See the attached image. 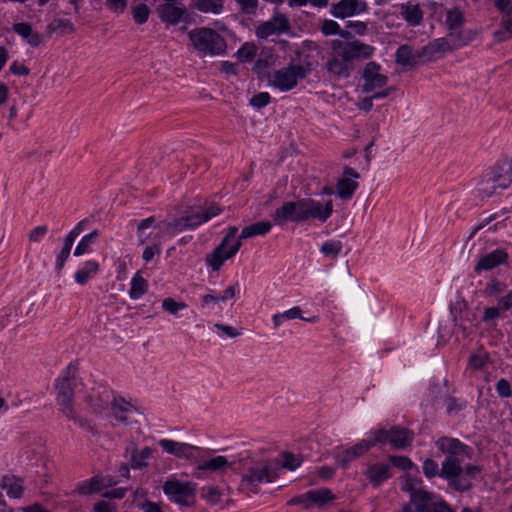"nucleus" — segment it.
<instances>
[{
    "mask_svg": "<svg viewBox=\"0 0 512 512\" xmlns=\"http://www.w3.org/2000/svg\"><path fill=\"white\" fill-rule=\"evenodd\" d=\"M338 35L343 39L330 42L331 54L325 64L327 71L336 77L348 78L354 69V60L370 59L375 47L361 42L352 32L341 29Z\"/></svg>",
    "mask_w": 512,
    "mask_h": 512,
    "instance_id": "f257e3e1",
    "label": "nucleus"
},
{
    "mask_svg": "<svg viewBox=\"0 0 512 512\" xmlns=\"http://www.w3.org/2000/svg\"><path fill=\"white\" fill-rule=\"evenodd\" d=\"M333 212L332 200L323 205L319 201L310 198H302L297 201H288L275 210L273 220L276 224L286 221L302 223L310 218L325 222Z\"/></svg>",
    "mask_w": 512,
    "mask_h": 512,
    "instance_id": "f03ea898",
    "label": "nucleus"
},
{
    "mask_svg": "<svg viewBox=\"0 0 512 512\" xmlns=\"http://www.w3.org/2000/svg\"><path fill=\"white\" fill-rule=\"evenodd\" d=\"M87 401L95 413H101L111 406L114 418L125 425L138 423V418L142 417V414L131 403L122 397H115L113 390L103 384H99L92 389Z\"/></svg>",
    "mask_w": 512,
    "mask_h": 512,
    "instance_id": "7ed1b4c3",
    "label": "nucleus"
},
{
    "mask_svg": "<svg viewBox=\"0 0 512 512\" xmlns=\"http://www.w3.org/2000/svg\"><path fill=\"white\" fill-rule=\"evenodd\" d=\"M414 432L404 426L393 425L370 431L367 438L362 439L352 448H373L389 445L391 448H407L413 443Z\"/></svg>",
    "mask_w": 512,
    "mask_h": 512,
    "instance_id": "20e7f679",
    "label": "nucleus"
},
{
    "mask_svg": "<svg viewBox=\"0 0 512 512\" xmlns=\"http://www.w3.org/2000/svg\"><path fill=\"white\" fill-rule=\"evenodd\" d=\"M511 183L512 160L503 159L482 176L477 184V192L480 197L489 198L496 193L497 189H506Z\"/></svg>",
    "mask_w": 512,
    "mask_h": 512,
    "instance_id": "39448f33",
    "label": "nucleus"
},
{
    "mask_svg": "<svg viewBox=\"0 0 512 512\" xmlns=\"http://www.w3.org/2000/svg\"><path fill=\"white\" fill-rule=\"evenodd\" d=\"M78 365L76 363H70L63 375L56 379L55 388L57 390V403L60 406L61 411L68 418H75V412L73 408V397L74 391L78 386L79 379L77 378Z\"/></svg>",
    "mask_w": 512,
    "mask_h": 512,
    "instance_id": "423d86ee",
    "label": "nucleus"
},
{
    "mask_svg": "<svg viewBox=\"0 0 512 512\" xmlns=\"http://www.w3.org/2000/svg\"><path fill=\"white\" fill-rule=\"evenodd\" d=\"M188 35L194 48L203 55H221L226 51L225 39L212 28H195Z\"/></svg>",
    "mask_w": 512,
    "mask_h": 512,
    "instance_id": "0eeeda50",
    "label": "nucleus"
},
{
    "mask_svg": "<svg viewBox=\"0 0 512 512\" xmlns=\"http://www.w3.org/2000/svg\"><path fill=\"white\" fill-rule=\"evenodd\" d=\"M221 211V208L217 205L206 203L201 211L192 212L186 216L175 218L171 222H166L164 230L171 235H176L184 230H194L201 224L208 222L212 217L219 215Z\"/></svg>",
    "mask_w": 512,
    "mask_h": 512,
    "instance_id": "6e6552de",
    "label": "nucleus"
},
{
    "mask_svg": "<svg viewBox=\"0 0 512 512\" xmlns=\"http://www.w3.org/2000/svg\"><path fill=\"white\" fill-rule=\"evenodd\" d=\"M238 228L230 226L220 244L207 255L206 264L213 271H218L224 262L237 254L242 243L240 237L236 239Z\"/></svg>",
    "mask_w": 512,
    "mask_h": 512,
    "instance_id": "1a4fd4ad",
    "label": "nucleus"
},
{
    "mask_svg": "<svg viewBox=\"0 0 512 512\" xmlns=\"http://www.w3.org/2000/svg\"><path fill=\"white\" fill-rule=\"evenodd\" d=\"M168 500L181 507H193L196 504L197 484L191 481L168 479L162 486Z\"/></svg>",
    "mask_w": 512,
    "mask_h": 512,
    "instance_id": "9d476101",
    "label": "nucleus"
},
{
    "mask_svg": "<svg viewBox=\"0 0 512 512\" xmlns=\"http://www.w3.org/2000/svg\"><path fill=\"white\" fill-rule=\"evenodd\" d=\"M440 478L447 481L449 488L461 493L470 490L473 486L470 480L463 476V467L455 453L449 454L442 462Z\"/></svg>",
    "mask_w": 512,
    "mask_h": 512,
    "instance_id": "9b49d317",
    "label": "nucleus"
},
{
    "mask_svg": "<svg viewBox=\"0 0 512 512\" xmlns=\"http://www.w3.org/2000/svg\"><path fill=\"white\" fill-rule=\"evenodd\" d=\"M401 490L410 495L413 512H428L438 495L427 491L422 486V480L409 477L401 486Z\"/></svg>",
    "mask_w": 512,
    "mask_h": 512,
    "instance_id": "f8f14e48",
    "label": "nucleus"
},
{
    "mask_svg": "<svg viewBox=\"0 0 512 512\" xmlns=\"http://www.w3.org/2000/svg\"><path fill=\"white\" fill-rule=\"evenodd\" d=\"M308 72L301 64H289L274 72L271 84L280 91L287 92L295 88L299 80L306 78Z\"/></svg>",
    "mask_w": 512,
    "mask_h": 512,
    "instance_id": "ddd939ff",
    "label": "nucleus"
},
{
    "mask_svg": "<svg viewBox=\"0 0 512 512\" xmlns=\"http://www.w3.org/2000/svg\"><path fill=\"white\" fill-rule=\"evenodd\" d=\"M291 29V25L288 17L280 11H274L270 20L262 23L256 29V35L258 38L267 39L273 34L288 33Z\"/></svg>",
    "mask_w": 512,
    "mask_h": 512,
    "instance_id": "4468645a",
    "label": "nucleus"
},
{
    "mask_svg": "<svg viewBox=\"0 0 512 512\" xmlns=\"http://www.w3.org/2000/svg\"><path fill=\"white\" fill-rule=\"evenodd\" d=\"M281 473L278 460H268L250 468L248 480L251 483H270L276 480Z\"/></svg>",
    "mask_w": 512,
    "mask_h": 512,
    "instance_id": "2eb2a0df",
    "label": "nucleus"
},
{
    "mask_svg": "<svg viewBox=\"0 0 512 512\" xmlns=\"http://www.w3.org/2000/svg\"><path fill=\"white\" fill-rule=\"evenodd\" d=\"M381 69V65L377 62L370 61L368 62L363 71H362V92L370 93L376 88L384 87L388 82V77L384 74H381L379 71Z\"/></svg>",
    "mask_w": 512,
    "mask_h": 512,
    "instance_id": "dca6fc26",
    "label": "nucleus"
},
{
    "mask_svg": "<svg viewBox=\"0 0 512 512\" xmlns=\"http://www.w3.org/2000/svg\"><path fill=\"white\" fill-rule=\"evenodd\" d=\"M368 10L364 0H340L331 5L330 14L338 19L360 15Z\"/></svg>",
    "mask_w": 512,
    "mask_h": 512,
    "instance_id": "f3484780",
    "label": "nucleus"
},
{
    "mask_svg": "<svg viewBox=\"0 0 512 512\" xmlns=\"http://www.w3.org/2000/svg\"><path fill=\"white\" fill-rule=\"evenodd\" d=\"M395 62L406 70L415 69L420 64L425 63L423 56H420V49L415 50L409 44H402L397 48Z\"/></svg>",
    "mask_w": 512,
    "mask_h": 512,
    "instance_id": "a211bd4d",
    "label": "nucleus"
},
{
    "mask_svg": "<svg viewBox=\"0 0 512 512\" xmlns=\"http://www.w3.org/2000/svg\"><path fill=\"white\" fill-rule=\"evenodd\" d=\"M160 19L168 25H176L187 21L188 11L185 7H177L172 3L161 4L157 8Z\"/></svg>",
    "mask_w": 512,
    "mask_h": 512,
    "instance_id": "6ab92c4d",
    "label": "nucleus"
},
{
    "mask_svg": "<svg viewBox=\"0 0 512 512\" xmlns=\"http://www.w3.org/2000/svg\"><path fill=\"white\" fill-rule=\"evenodd\" d=\"M452 45L449 38H437L430 41L427 45L420 48V56H423L424 62H430L437 59L441 54L452 51Z\"/></svg>",
    "mask_w": 512,
    "mask_h": 512,
    "instance_id": "aec40b11",
    "label": "nucleus"
},
{
    "mask_svg": "<svg viewBox=\"0 0 512 512\" xmlns=\"http://www.w3.org/2000/svg\"><path fill=\"white\" fill-rule=\"evenodd\" d=\"M508 254L504 249L498 248L490 253L483 255L477 265L475 266V272L479 273L482 270L489 271L493 268L506 263Z\"/></svg>",
    "mask_w": 512,
    "mask_h": 512,
    "instance_id": "412c9836",
    "label": "nucleus"
},
{
    "mask_svg": "<svg viewBox=\"0 0 512 512\" xmlns=\"http://www.w3.org/2000/svg\"><path fill=\"white\" fill-rule=\"evenodd\" d=\"M364 474L373 487H379L392 477L391 465L389 463H375L369 465Z\"/></svg>",
    "mask_w": 512,
    "mask_h": 512,
    "instance_id": "4be33fe9",
    "label": "nucleus"
},
{
    "mask_svg": "<svg viewBox=\"0 0 512 512\" xmlns=\"http://www.w3.org/2000/svg\"><path fill=\"white\" fill-rule=\"evenodd\" d=\"M0 486L6 491L10 498H20L23 495V480L15 475H4L1 479Z\"/></svg>",
    "mask_w": 512,
    "mask_h": 512,
    "instance_id": "5701e85b",
    "label": "nucleus"
},
{
    "mask_svg": "<svg viewBox=\"0 0 512 512\" xmlns=\"http://www.w3.org/2000/svg\"><path fill=\"white\" fill-rule=\"evenodd\" d=\"M296 318H300V319H302L304 321H308V322H311V323L316 322L317 319H318L316 316H313L311 318L303 317L302 316L301 308L298 307V306H295V307H292L291 309H289L287 311H284L282 313L274 314L273 317H272V321L274 323V328L277 329L285 321L293 320V319H296Z\"/></svg>",
    "mask_w": 512,
    "mask_h": 512,
    "instance_id": "b1692460",
    "label": "nucleus"
},
{
    "mask_svg": "<svg viewBox=\"0 0 512 512\" xmlns=\"http://www.w3.org/2000/svg\"><path fill=\"white\" fill-rule=\"evenodd\" d=\"M453 50L468 45L476 37V32L472 29L455 30L448 35Z\"/></svg>",
    "mask_w": 512,
    "mask_h": 512,
    "instance_id": "393cba45",
    "label": "nucleus"
},
{
    "mask_svg": "<svg viewBox=\"0 0 512 512\" xmlns=\"http://www.w3.org/2000/svg\"><path fill=\"white\" fill-rule=\"evenodd\" d=\"M105 489L103 476L95 475L92 478L82 481L77 485V491L81 495H90L98 493Z\"/></svg>",
    "mask_w": 512,
    "mask_h": 512,
    "instance_id": "a878e982",
    "label": "nucleus"
},
{
    "mask_svg": "<svg viewBox=\"0 0 512 512\" xmlns=\"http://www.w3.org/2000/svg\"><path fill=\"white\" fill-rule=\"evenodd\" d=\"M272 225L268 221H260L245 226L240 234V239H247L255 236H264L270 232Z\"/></svg>",
    "mask_w": 512,
    "mask_h": 512,
    "instance_id": "bb28decb",
    "label": "nucleus"
},
{
    "mask_svg": "<svg viewBox=\"0 0 512 512\" xmlns=\"http://www.w3.org/2000/svg\"><path fill=\"white\" fill-rule=\"evenodd\" d=\"M401 15L410 26H418L423 20V11L419 5L402 4Z\"/></svg>",
    "mask_w": 512,
    "mask_h": 512,
    "instance_id": "cd10ccee",
    "label": "nucleus"
},
{
    "mask_svg": "<svg viewBox=\"0 0 512 512\" xmlns=\"http://www.w3.org/2000/svg\"><path fill=\"white\" fill-rule=\"evenodd\" d=\"M358 188V183L348 177L340 178L336 186V194L341 199H350Z\"/></svg>",
    "mask_w": 512,
    "mask_h": 512,
    "instance_id": "c85d7f7f",
    "label": "nucleus"
},
{
    "mask_svg": "<svg viewBox=\"0 0 512 512\" xmlns=\"http://www.w3.org/2000/svg\"><path fill=\"white\" fill-rule=\"evenodd\" d=\"M99 236L100 232L97 229L83 236L74 250V256L79 257L91 252V247L96 243Z\"/></svg>",
    "mask_w": 512,
    "mask_h": 512,
    "instance_id": "c756f323",
    "label": "nucleus"
},
{
    "mask_svg": "<svg viewBox=\"0 0 512 512\" xmlns=\"http://www.w3.org/2000/svg\"><path fill=\"white\" fill-rule=\"evenodd\" d=\"M98 270V262L94 260H89L85 263L83 268L76 271L74 275L75 281L80 285H84L88 282L92 275L97 273Z\"/></svg>",
    "mask_w": 512,
    "mask_h": 512,
    "instance_id": "7c9ffc66",
    "label": "nucleus"
},
{
    "mask_svg": "<svg viewBox=\"0 0 512 512\" xmlns=\"http://www.w3.org/2000/svg\"><path fill=\"white\" fill-rule=\"evenodd\" d=\"M307 499L309 503H315L317 505H324L334 499V496L330 489H314L307 491Z\"/></svg>",
    "mask_w": 512,
    "mask_h": 512,
    "instance_id": "2f4dec72",
    "label": "nucleus"
},
{
    "mask_svg": "<svg viewBox=\"0 0 512 512\" xmlns=\"http://www.w3.org/2000/svg\"><path fill=\"white\" fill-rule=\"evenodd\" d=\"M147 281L140 275V273H136L131 279V286L129 290V296L131 299H139L142 297L147 291Z\"/></svg>",
    "mask_w": 512,
    "mask_h": 512,
    "instance_id": "473e14b6",
    "label": "nucleus"
},
{
    "mask_svg": "<svg viewBox=\"0 0 512 512\" xmlns=\"http://www.w3.org/2000/svg\"><path fill=\"white\" fill-rule=\"evenodd\" d=\"M491 362L489 354L480 350L477 353H473L468 358V368L472 370H482L487 364Z\"/></svg>",
    "mask_w": 512,
    "mask_h": 512,
    "instance_id": "72a5a7b5",
    "label": "nucleus"
},
{
    "mask_svg": "<svg viewBox=\"0 0 512 512\" xmlns=\"http://www.w3.org/2000/svg\"><path fill=\"white\" fill-rule=\"evenodd\" d=\"M195 7L204 13L219 14L223 10V0H194Z\"/></svg>",
    "mask_w": 512,
    "mask_h": 512,
    "instance_id": "f704fd0d",
    "label": "nucleus"
},
{
    "mask_svg": "<svg viewBox=\"0 0 512 512\" xmlns=\"http://www.w3.org/2000/svg\"><path fill=\"white\" fill-rule=\"evenodd\" d=\"M445 23L448 26L450 32L459 29L464 23V15L462 11L457 7L448 10Z\"/></svg>",
    "mask_w": 512,
    "mask_h": 512,
    "instance_id": "c9c22d12",
    "label": "nucleus"
},
{
    "mask_svg": "<svg viewBox=\"0 0 512 512\" xmlns=\"http://www.w3.org/2000/svg\"><path fill=\"white\" fill-rule=\"evenodd\" d=\"M299 445H305L307 448H313L315 445L319 447H326L332 444L330 438L326 437L321 432H317L305 439L298 442Z\"/></svg>",
    "mask_w": 512,
    "mask_h": 512,
    "instance_id": "e433bc0d",
    "label": "nucleus"
},
{
    "mask_svg": "<svg viewBox=\"0 0 512 512\" xmlns=\"http://www.w3.org/2000/svg\"><path fill=\"white\" fill-rule=\"evenodd\" d=\"M502 308L498 304L497 306L487 307L483 311L482 321L488 328H495L497 321L501 317Z\"/></svg>",
    "mask_w": 512,
    "mask_h": 512,
    "instance_id": "4c0bfd02",
    "label": "nucleus"
},
{
    "mask_svg": "<svg viewBox=\"0 0 512 512\" xmlns=\"http://www.w3.org/2000/svg\"><path fill=\"white\" fill-rule=\"evenodd\" d=\"M277 460L280 462L281 472L283 469H288L291 471L295 470L302 463V460L298 456L286 450L280 455V459Z\"/></svg>",
    "mask_w": 512,
    "mask_h": 512,
    "instance_id": "58836bf2",
    "label": "nucleus"
},
{
    "mask_svg": "<svg viewBox=\"0 0 512 512\" xmlns=\"http://www.w3.org/2000/svg\"><path fill=\"white\" fill-rule=\"evenodd\" d=\"M343 248L342 242L339 240H328L324 242L320 248L321 253L326 257L335 259L341 253Z\"/></svg>",
    "mask_w": 512,
    "mask_h": 512,
    "instance_id": "ea45409f",
    "label": "nucleus"
},
{
    "mask_svg": "<svg viewBox=\"0 0 512 512\" xmlns=\"http://www.w3.org/2000/svg\"><path fill=\"white\" fill-rule=\"evenodd\" d=\"M364 450H342L336 455V463L338 467L346 468L349 463L362 455Z\"/></svg>",
    "mask_w": 512,
    "mask_h": 512,
    "instance_id": "a19ab883",
    "label": "nucleus"
},
{
    "mask_svg": "<svg viewBox=\"0 0 512 512\" xmlns=\"http://www.w3.org/2000/svg\"><path fill=\"white\" fill-rule=\"evenodd\" d=\"M228 464L226 457L224 456H216L212 459L203 461L199 466V470H210V471H218L225 468Z\"/></svg>",
    "mask_w": 512,
    "mask_h": 512,
    "instance_id": "79ce46f5",
    "label": "nucleus"
},
{
    "mask_svg": "<svg viewBox=\"0 0 512 512\" xmlns=\"http://www.w3.org/2000/svg\"><path fill=\"white\" fill-rule=\"evenodd\" d=\"M201 497L210 505H216L221 501V492L216 486H204L201 489Z\"/></svg>",
    "mask_w": 512,
    "mask_h": 512,
    "instance_id": "37998d69",
    "label": "nucleus"
},
{
    "mask_svg": "<svg viewBox=\"0 0 512 512\" xmlns=\"http://www.w3.org/2000/svg\"><path fill=\"white\" fill-rule=\"evenodd\" d=\"M446 404V413L449 416L457 415L459 412L464 410L467 407V401L463 399H458L455 397H448L445 400Z\"/></svg>",
    "mask_w": 512,
    "mask_h": 512,
    "instance_id": "c03bdc74",
    "label": "nucleus"
},
{
    "mask_svg": "<svg viewBox=\"0 0 512 512\" xmlns=\"http://www.w3.org/2000/svg\"><path fill=\"white\" fill-rule=\"evenodd\" d=\"M150 15L149 7L144 3L134 5L132 8V16L137 24H144L147 22Z\"/></svg>",
    "mask_w": 512,
    "mask_h": 512,
    "instance_id": "a18cd8bd",
    "label": "nucleus"
},
{
    "mask_svg": "<svg viewBox=\"0 0 512 512\" xmlns=\"http://www.w3.org/2000/svg\"><path fill=\"white\" fill-rule=\"evenodd\" d=\"M256 46L253 43H244L236 52L241 61H250L256 55Z\"/></svg>",
    "mask_w": 512,
    "mask_h": 512,
    "instance_id": "49530a36",
    "label": "nucleus"
},
{
    "mask_svg": "<svg viewBox=\"0 0 512 512\" xmlns=\"http://www.w3.org/2000/svg\"><path fill=\"white\" fill-rule=\"evenodd\" d=\"M423 474L425 475L426 478L428 479H432L436 476L440 477V469L439 468V465L436 461H434L433 459H426L423 463Z\"/></svg>",
    "mask_w": 512,
    "mask_h": 512,
    "instance_id": "de8ad7c7",
    "label": "nucleus"
},
{
    "mask_svg": "<svg viewBox=\"0 0 512 512\" xmlns=\"http://www.w3.org/2000/svg\"><path fill=\"white\" fill-rule=\"evenodd\" d=\"M162 308L166 312L175 315L178 311L186 308V304L182 301H176L173 298L167 297L162 301Z\"/></svg>",
    "mask_w": 512,
    "mask_h": 512,
    "instance_id": "09e8293b",
    "label": "nucleus"
},
{
    "mask_svg": "<svg viewBox=\"0 0 512 512\" xmlns=\"http://www.w3.org/2000/svg\"><path fill=\"white\" fill-rule=\"evenodd\" d=\"M437 448H468L467 445L463 444L456 438L443 436L436 441Z\"/></svg>",
    "mask_w": 512,
    "mask_h": 512,
    "instance_id": "8fccbe9b",
    "label": "nucleus"
},
{
    "mask_svg": "<svg viewBox=\"0 0 512 512\" xmlns=\"http://www.w3.org/2000/svg\"><path fill=\"white\" fill-rule=\"evenodd\" d=\"M271 97L268 92H259L250 99V105L256 109H262L270 103Z\"/></svg>",
    "mask_w": 512,
    "mask_h": 512,
    "instance_id": "3c124183",
    "label": "nucleus"
},
{
    "mask_svg": "<svg viewBox=\"0 0 512 512\" xmlns=\"http://www.w3.org/2000/svg\"><path fill=\"white\" fill-rule=\"evenodd\" d=\"M389 464L391 468L397 467L404 471L409 470L413 466L412 461L406 456H390Z\"/></svg>",
    "mask_w": 512,
    "mask_h": 512,
    "instance_id": "603ef678",
    "label": "nucleus"
},
{
    "mask_svg": "<svg viewBox=\"0 0 512 512\" xmlns=\"http://www.w3.org/2000/svg\"><path fill=\"white\" fill-rule=\"evenodd\" d=\"M340 28V25L336 21L325 19L321 25V32L325 36L338 35Z\"/></svg>",
    "mask_w": 512,
    "mask_h": 512,
    "instance_id": "864d4df0",
    "label": "nucleus"
},
{
    "mask_svg": "<svg viewBox=\"0 0 512 512\" xmlns=\"http://www.w3.org/2000/svg\"><path fill=\"white\" fill-rule=\"evenodd\" d=\"M154 445L153 439L145 436H141L140 433L137 434L136 437L132 438L130 446L127 448H151Z\"/></svg>",
    "mask_w": 512,
    "mask_h": 512,
    "instance_id": "5fc2aeb1",
    "label": "nucleus"
},
{
    "mask_svg": "<svg viewBox=\"0 0 512 512\" xmlns=\"http://www.w3.org/2000/svg\"><path fill=\"white\" fill-rule=\"evenodd\" d=\"M496 391L499 397L508 398L512 395L511 384L505 378H501L496 383Z\"/></svg>",
    "mask_w": 512,
    "mask_h": 512,
    "instance_id": "6e6d98bb",
    "label": "nucleus"
},
{
    "mask_svg": "<svg viewBox=\"0 0 512 512\" xmlns=\"http://www.w3.org/2000/svg\"><path fill=\"white\" fill-rule=\"evenodd\" d=\"M428 512H454V510L445 500L437 496Z\"/></svg>",
    "mask_w": 512,
    "mask_h": 512,
    "instance_id": "4d7b16f0",
    "label": "nucleus"
},
{
    "mask_svg": "<svg viewBox=\"0 0 512 512\" xmlns=\"http://www.w3.org/2000/svg\"><path fill=\"white\" fill-rule=\"evenodd\" d=\"M137 507L143 512H163L162 503L150 500H144L141 503H137Z\"/></svg>",
    "mask_w": 512,
    "mask_h": 512,
    "instance_id": "13d9d810",
    "label": "nucleus"
},
{
    "mask_svg": "<svg viewBox=\"0 0 512 512\" xmlns=\"http://www.w3.org/2000/svg\"><path fill=\"white\" fill-rule=\"evenodd\" d=\"M345 27L347 29H352L355 32V34H357L359 36L365 35L368 31L367 23H365L363 21L350 20V21L346 22Z\"/></svg>",
    "mask_w": 512,
    "mask_h": 512,
    "instance_id": "bf43d9fd",
    "label": "nucleus"
},
{
    "mask_svg": "<svg viewBox=\"0 0 512 512\" xmlns=\"http://www.w3.org/2000/svg\"><path fill=\"white\" fill-rule=\"evenodd\" d=\"M92 512H117L116 504L100 500L93 505Z\"/></svg>",
    "mask_w": 512,
    "mask_h": 512,
    "instance_id": "052dcab7",
    "label": "nucleus"
},
{
    "mask_svg": "<svg viewBox=\"0 0 512 512\" xmlns=\"http://www.w3.org/2000/svg\"><path fill=\"white\" fill-rule=\"evenodd\" d=\"M160 253H161V245L155 243L153 245L147 246L144 249L142 258L146 263H148L154 258L155 255H158Z\"/></svg>",
    "mask_w": 512,
    "mask_h": 512,
    "instance_id": "680f3d73",
    "label": "nucleus"
},
{
    "mask_svg": "<svg viewBox=\"0 0 512 512\" xmlns=\"http://www.w3.org/2000/svg\"><path fill=\"white\" fill-rule=\"evenodd\" d=\"M48 227L41 225L33 228L29 233V240L32 242H40L41 239L46 235Z\"/></svg>",
    "mask_w": 512,
    "mask_h": 512,
    "instance_id": "e2e57ef3",
    "label": "nucleus"
},
{
    "mask_svg": "<svg viewBox=\"0 0 512 512\" xmlns=\"http://www.w3.org/2000/svg\"><path fill=\"white\" fill-rule=\"evenodd\" d=\"M49 29L55 31L57 29H69L70 31L74 30L73 23L69 19H55L52 24L49 25Z\"/></svg>",
    "mask_w": 512,
    "mask_h": 512,
    "instance_id": "0e129e2a",
    "label": "nucleus"
},
{
    "mask_svg": "<svg viewBox=\"0 0 512 512\" xmlns=\"http://www.w3.org/2000/svg\"><path fill=\"white\" fill-rule=\"evenodd\" d=\"M239 292V284L235 283L227 287L219 296L220 303H225L229 299H233L236 293Z\"/></svg>",
    "mask_w": 512,
    "mask_h": 512,
    "instance_id": "69168bd1",
    "label": "nucleus"
},
{
    "mask_svg": "<svg viewBox=\"0 0 512 512\" xmlns=\"http://www.w3.org/2000/svg\"><path fill=\"white\" fill-rule=\"evenodd\" d=\"M13 31L21 36L23 39L29 37L30 33L33 31L30 24L25 22L15 23L13 25Z\"/></svg>",
    "mask_w": 512,
    "mask_h": 512,
    "instance_id": "338daca9",
    "label": "nucleus"
},
{
    "mask_svg": "<svg viewBox=\"0 0 512 512\" xmlns=\"http://www.w3.org/2000/svg\"><path fill=\"white\" fill-rule=\"evenodd\" d=\"M241 9L246 14H255L258 7V0H237Z\"/></svg>",
    "mask_w": 512,
    "mask_h": 512,
    "instance_id": "774afa93",
    "label": "nucleus"
}]
</instances>
